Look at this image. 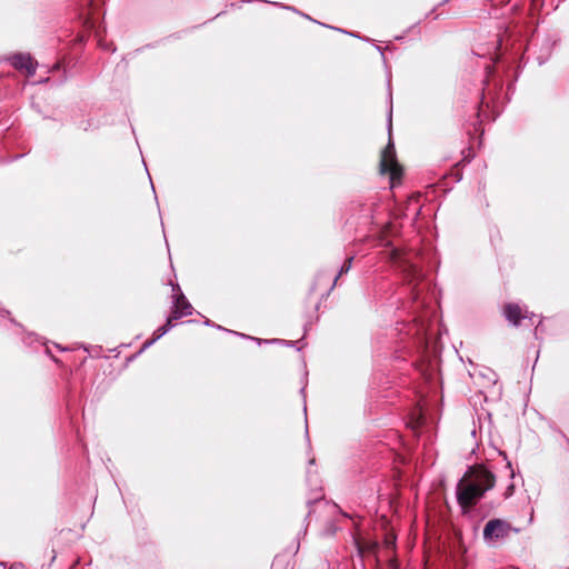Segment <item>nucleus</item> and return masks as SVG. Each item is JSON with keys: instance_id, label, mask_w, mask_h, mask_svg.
I'll use <instances>...</instances> for the list:
<instances>
[{"instance_id": "5", "label": "nucleus", "mask_w": 569, "mask_h": 569, "mask_svg": "<svg viewBox=\"0 0 569 569\" xmlns=\"http://www.w3.org/2000/svg\"><path fill=\"white\" fill-rule=\"evenodd\" d=\"M11 64L18 70H26L28 76H33L37 70V61L28 53H17L10 59Z\"/></svg>"}, {"instance_id": "13", "label": "nucleus", "mask_w": 569, "mask_h": 569, "mask_svg": "<svg viewBox=\"0 0 569 569\" xmlns=\"http://www.w3.org/2000/svg\"><path fill=\"white\" fill-rule=\"evenodd\" d=\"M313 463H315V458L309 460V465H313Z\"/></svg>"}, {"instance_id": "12", "label": "nucleus", "mask_w": 569, "mask_h": 569, "mask_svg": "<svg viewBox=\"0 0 569 569\" xmlns=\"http://www.w3.org/2000/svg\"><path fill=\"white\" fill-rule=\"evenodd\" d=\"M499 455L503 457L505 460H507V455L503 451H499Z\"/></svg>"}, {"instance_id": "1", "label": "nucleus", "mask_w": 569, "mask_h": 569, "mask_svg": "<svg viewBox=\"0 0 569 569\" xmlns=\"http://www.w3.org/2000/svg\"><path fill=\"white\" fill-rule=\"evenodd\" d=\"M496 485V476L483 465L467 469L456 487L457 502L463 512H468Z\"/></svg>"}, {"instance_id": "2", "label": "nucleus", "mask_w": 569, "mask_h": 569, "mask_svg": "<svg viewBox=\"0 0 569 569\" xmlns=\"http://www.w3.org/2000/svg\"><path fill=\"white\" fill-rule=\"evenodd\" d=\"M511 526L509 522L502 519L489 520L482 532V537L486 543L492 545L509 536Z\"/></svg>"}, {"instance_id": "9", "label": "nucleus", "mask_w": 569, "mask_h": 569, "mask_svg": "<svg viewBox=\"0 0 569 569\" xmlns=\"http://www.w3.org/2000/svg\"><path fill=\"white\" fill-rule=\"evenodd\" d=\"M513 489H515V486L512 483L509 485L507 490H506V492H505V498H509L510 496H512Z\"/></svg>"}, {"instance_id": "3", "label": "nucleus", "mask_w": 569, "mask_h": 569, "mask_svg": "<svg viewBox=\"0 0 569 569\" xmlns=\"http://www.w3.org/2000/svg\"><path fill=\"white\" fill-rule=\"evenodd\" d=\"M380 172L383 174L389 173L391 180L399 178L401 174V168L397 162L395 146L391 139H389L388 144L381 153Z\"/></svg>"}, {"instance_id": "8", "label": "nucleus", "mask_w": 569, "mask_h": 569, "mask_svg": "<svg viewBox=\"0 0 569 569\" xmlns=\"http://www.w3.org/2000/svg\"><path fill=\"white\" fill-rule=\"evenodd\" d=\"M352 260H353V257H349L347 259V261L343 263V266L340 268L338 274L336 276V278L333 280V286L337 283L340 276H342L343 273H347L351 269Z\"/></svg>"}, {"instance_id": "7", "label": "nucleus", "mask_w": 569, "mask_h": 569, "mask_svg": "<svg viewBox=\"0 0 569 569\" xmlns=\"http://www.w3.org/2000/svg\"><path fill=\"white\" fill-rule=\"evenodd\" d=\"M173 320H174V319H172L171 317H169V318L167 319V322H166L163 326L159 327V328L154 331V333H153V338H152L151 340H147V341L143 343V346H142V348H141L140 352H142L143 350H146L147 348H149V347H150L151 345H153L158 339H160V338H161L162 336H164L169 330H171V328L173 327V323H172V321H173Z\"/></svg>"}, {"instance_id": "10", "label": "nucleus", "mask_w": 569, "mask_h": 569, "mask_svg": "<svg viewBox=\"0 0 569 569\" xmlns=\"http://www.w3.org/2000/svg\"><path fill=\"white\" fill-rule=\"evenodd\" d=\"M506 468L509 470L510 478H513L515 477V471H513V469L511 467V462L510 461H507Z\"/></svg>"}, {"instance_id": "6", "label": "nucleus", "mask_w": 569, "mask_h": 569, "mask_svg": "<svg viewBox=\"0 0 569 569\" xmlns=\"http://www.w3.org/2000/svg\"><path fill=\"white\" fill-rule=\"evenodd\" d=\"M503 315L513 326H518L521 318L528 317V315H522V310L517 303H507L503 309Z\"/></svg>"}, {"instance_id": "11", "label": "nucleus", "mask_w": 569, "mask_h": 569, "mask_svg": "<svg viewBox=\"0 0 569 569\" xmlns=\"http://www.w3.org/2000/svg\"><path fill=\"white\" fill-rule=\"evenodd\" d=\"M388 129H389V133L391 132V111L389 112V116H388Z\"/></svg>"}, {"instance_id": "4", "label": "nucleus", "mask_w": 569, "mask_h": 569, "mask_svg": "<svg viewBox=\"0 0 569 569\" xmlns=\"http://www.w3.org/2000/svg\"><path fill=\"white\" fill-rule=\"evenodd\" d=\"M173 303L171 308V318L178 320L184 316L192 313V306L187 300L184 295L180 291L179 284H172Z\"/></svg>"}]
</instances>
